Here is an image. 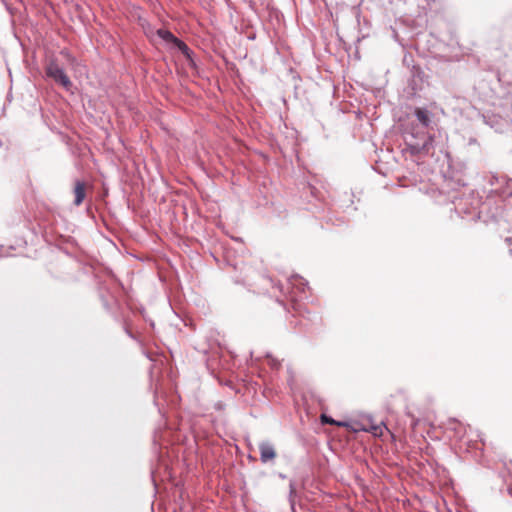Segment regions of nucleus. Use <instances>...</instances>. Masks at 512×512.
<instances>
[{
  "mask_svg": "<svg viewBox=\"0 0 512 512\" xmlns=\"http://www.w3.org/2000/svg\"><path fill=\"white\" fill-rule=\"evenodd\" d=\"M61 54L64 55L65 57H67L68 59L71 58V55H70L69 51H67V50H62Z\"/></svg>",
  "mask_w": 512,
  "mask_h": 512,
  "instance_id": "ddd939ff",
  "label": "nucleus"
},
{
  "mask_svg": "<svg viewBox=\"0 0 512 512\" xmlns=\"http://www.w3.org/2000/svg\"><path fill=\"white\" fill-rule=\"evenodd\" d=\"M372 432L375 436L377 435H381L382 434V428L381 426H373L372 427Z\"/></svg>",
  "mask_w": 512,
  "mask_h": 512,
  "instance_id": "9b49d317",
  "label": "nucleus"
},
{
  "mask_svg": "<svg viewBox=\"0 0 512 512\" xmlns=\"http://www.w3.org/2000/svg\"><path fill=\"white\" fill-rule=\"evenodd\" d=\"M465 205H466V202L464 200H462V199L454 202L455 210L460 215H470L472 217L478 216L479 212L477 210V206L473 205L471 207H468V206H465Z\"/></svg>",
  "mask_w": 512,
  "mask_h": 512,
  "instance_id": "423d86ee",
  "label": "nucleus"
},
{
  "mask_svg": "<svg viewBox=\"0 0 512 512\" xmlns=\"http://www.w3.org/2000/svg\"><path fill=\"white\" fill-rule=\"evenodd\" d=\"M321 421H322V423L335 424V425L340 426V427L346 426L345 422H337V421H335L334 419H332L331 417H329V416H327L325 414L321 415Z\"/></svg>",
  "mask_w": 512,
  "mask_h": 512,
  "instance_id": "1a4fd4ad",
  "label": "nucleus"
},
{
  "mask_svg": "<svg viewBox=\"0 0 512 512\" xmlns=\"http://www.w3.org/2000/svg\"><path fill=\"white\" fill-rule=\"evenodd\" d=\"M306 286H307V283L304 281V279L302 277L292 276L288 281L287 289H290V288L293 289V288L297 287L302 293H304Z\"/></svg>",
  "mask_w": 512,
  "mask_h": 512,
  "instance_id": "6e6552de",
  "label": "nucleus"
},
{
  "mask_svg": "<svg viewBox=\"0 0 512 512\" xmlns=\"http://www.w3.org/2000/svg\"><path fill=\"white\" fill-rule=\"evenodd\" d=\"M505 241H506L509 245H511V244H512V237H507V238L505 239Z\"/></svg>",
  "mask_w": 512,
  "mask_h": 512,
  "instance_id": "2eb2a0df",
  "label": "nucleus"
},
{
  "mask_svg": "<svg viewBox=\"0 0 512 512\" xmlns=\"http://www.w3.org/2000/svg\"><path fill=\"white\" fill-rule=\"evenodd\" d=\"M277 287H278V289H279V291H280L281 293H285V288H284V286H283L282 284H280V283H279V284L277 285Z\"/></svg>",
  "mask_w": 512,
  "mask_h": 512,
  "instance_id": "4468645a",
  "label": "nucleus"
},
{
  "mask_svg": "<svg viewBox=\"0 0 512 512\" xmlns=\"http://www.w3.org/2000/svg\"><path fill=\"white\" fill-rule=\"evenodd\" d=\"M156 34L164 42L176 46L188 60L192 59L191 49L187 46L186 43L175 37L169 30L160 28L156 31Z\"/></svg>",
  "mask_w": 512,
  "mask_h": 512,
  "instance_id": "7ed1b4c3",
  "label": "nucleus"
},
{
  "mask_svg": "<svg viewBox=\"0 0 512 512\" xmlns=\"http://www.w3.org/2000/svg\"><path fill=\"white\" fill-rule=\"evenodd\" d=\"M412 115L414 119L403 131L405 151L411 155H427L433 147L432 132L437 126L435 115L426 107H416Z\"/></svg>",
  "mask_w": 512,
  "mask_h": 512,
  "instance_id": "f257e3e1",
  "label": "nucleus"
},
{
  "mask_svg": "<svg viewBox=\"0 0 512 512\" xmlns=\"http://www.w3.org/2000/svg\"><path fill=\"white\" fill-rule=\"evenodd\" d=\"M510 253H511V255H512V249H510Z\"/></svg>",
  "mask_w": 512,
  "mask_h": 512,
  "instance_id": "dca6fc26",
  "label": "nucleus"
},
{
  "mask_svg": "<svg viewBox=\"0 0 512 512\" xmlns=\"http://www.w3.org/2000/svg\"><path fill=\"white\" fill-rule=\"evenodd\" d=\"M467 143H468V145H477L478 144L477 139L475 137H470L468 139Z\"/></svg>",
  "mask_w": 512,
  "mask_h": 512,
  "instance_id": "f8f14e48",
  "label": "nucleus"
},
{
  "mask_svg": "<svg viewBox=\"0 0 512 512\" xmlns=\"http://www.w3.org/2000/svg\"><path fill=\"white\" fill-rule=\"evenodd\" d=\"M268 364L273 368V369H278L279 366H280V362L273 358L272 356L268 355Z\"/></svg>",
  "mask_w": 512,
  "mask_h": 512,
  "instance_id": "9d476101",
  "label": "nucleus"
},
{
  "mask_svg": "<svg viewBox=\"0 0 512 512\" xmlns=\"http://www.w3.org/2000/svg\"><path fill=\"white\" fill-rule=\"evenodd\" d=\"M260 460L263 464L273 462L277 456L274 445L269 441L259 443Z\"/></svg>",
  "mask_w": 512,
  "mask_h": 512,
  "instance_id": "20e7f679",
  "label": "nucleus"
},
{
  "mask_svg": "<svg viewBox=\"0 0 512 512\" xmlns=\"http://www.w3.org/2000/svg\"><path fill=\"white\" fill-rule=\"evenodd\" d=\"M74 195H75L74 204L76 206L81 205V203L84 201L85 196H86V187H85V183L83 181L77 180L75 182Z\"/></svg>",
  "mask_w": 512,
  "mask_h": 512,
  "instance_id": "0eeeda50",
  "label": "nucleus"
},
{
  "mask_svg": "<svg viewBox=\"0 0 512 512\" xmlns=\"http://www.w3.org/2000/svg\"><path fill=\"white\" fill-rule=\"evenodd\" d=\"M489 182L492 186H494L496 183L505 182L506 183L505 189L496 188L495 191L501 195H507V196L512 195V180H506V178L504 176L499 177V176L492 175Z\"/></svg>",
  "mask_w": 512,
  "mask_h": 512,
  "instance_id": "39448f33",
  "label": "nucleus"
},
{
  "mask_svg": "<svg viewBox=\"0 0 512 512\" xmlns=\"http://www.w3.org/2000/svg\"><path fill=\"white\" fill-rule=\"evenodd\" d=\"M46 75L55 82L61 84L66 90L72 87V82L65 73L64 69L58 65L55 60H51L46 66Z\"/></svg>",
  "mask_w": 512,
  "mask_h": 512,
  "instance_id": "f03ea898",
  "label": "nucleus"
}]
</instances>
